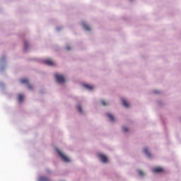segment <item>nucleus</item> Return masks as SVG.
<instances>
[{
    "label": "nucleus",
    "instance_id": "1",
    "mask_svg": "<svg viewBox=\"0 0 181 181\" xmlns=\"http://www.w3.org/2000/svg\"><path fill=\"white\" fill-rule=\"evenodd\" d=\"M54 76L57 83H59V84H64V83H66V79H64V76H63V75L55 74Z\"/></svg>",
    "mask_w": 181,
    "mask_h": 181
},
{
    "label": "nucleus",
    "instance_id": "2",
    "mask_svg": "<svg viewBox=\"0 0 181 181\" xmlns=\"http://www.w3.org/2000/svg\"><path fill=\"white\" fill-rule=\"evenodd\" d=\"M57 152L59 155L60 158H62V159L64 160V162H70V158H69V157L63 154V153H62L60 150L57 149Z\"/></svg>",
    "mask_w": 181,
    "mask_h": 181
},
{
    "label": "nucleus",
    "instance_id": "3",
    "mask_svg": "<svg viewBox=\"0 0 181 181\" xmlns=\"http://www.w3.org/2000/svg\"><path fill=\"white\" fill-rule=\"evenodd\" d=\"M21 84H27L28 85V88H29V90H32V88H33L32 85L29 84V81L27 78L21 79Z\"/></svg>",
    "mask_w": 181,
    "mask_h": 181
},
{
    "label": "nucleus",
    "instance_id": "4",
    "mask_svg": "<svg viewBox=\"0 0 181 181\" xmlns=\"http://www.w3.org/2000/svg\"><path fill=\"white\" fill-rule=\"evenodd\" d=\"M99 158L103 163H107L108 160V158L104 154H99Z\"/></svg>",
    "mask_w": 181,
    "mask_h": 181
},
{
    "label": "nucleus",
    "instance_id": "5",
    "mask_svg": "<svg viewBox=\"0 0 181 181\" xmlns=\"http://www.w3.org/2000/svg\"><path fill=\"white\" fill-rule=\"evenodd\" d=\"M153 172L154 173H160L162 172H163V168H160V167H157L153 169Z\"/></svg>",
    "mask_w": 181,
    "mask_h": 181
},
{
    "label": "nucleus",
    "instance_id": "6",
    "mask_svg": "<svg viewBox=\"0 0 181 181\" xmlns=\"http://www.w3.org/2000/svg\"><path fill=\"white\" fill-rule=\"evenodd\" d=\"M44 63L45 64H47V66H54V62H53V61H52V59H45L44 61Z\"/></svg>",
    "mask_w": 181,
    "mask_h": 181
},
{
    "label": "nucleus",
    "instance_id": "7",
    "mask_svg": "<svg viewBox=\"0 0 181 181\" xmlns=\"http://www.w3.org/2000/svg\"><path fill=\"white\" fill-rule=\"evenodd\" d=\"M122 104L124 107H126V108H128L129 107V103L125 100V99H122Z\"/></svg>",
    "mask_w": 181,
    "mask_h": 181
},
{
    "label": "nucleus",
    "instance_id": "8",
    "mask_svg": "<svg viewBox=\"0 0 181 181\" xmlns=\"http://www.w3.org/2000/svg\"><path fill=\"white\" fill-rule=\"evenodd\" d=\"M38 181H50V180L46 177L41 176L39 177Z\"/></svg>",
    "mask_w": 181,
    "mask_h": 181
},
{
    "label": "nucleus",
    "instance_id": "9",
    "mask_svg": "<svg viewBox=\"0 0 181 181\" xmlns=\"http://www.w3.org/2000/svg\"><path fill=\"white\" fill-rule=\"evenodd\" d=\"M82 25L86 30H88V31L90 30V27H88V25H87V23H82Z\"/></svg>",
    "mask_w": 181,
    "mask_h": 181
},
{
    "label": "nucleus",
    "instance_id": "10",
    "mask_svg": "<svg viewBox=\"0 0 181 181\" xmlns=\"http://www.w3.org/2000/svg\"><path fill=\"white\" fill-rule=\"evenodd\" d=\"M83 87H85V88H86L87 90H93L94 87L93 86H90V85H84Z\"/></svg>",
    "mask_w": 181,
    "mask_h": 181
},
{
    "label": "nucleus",
    "instance_id": "11",
    "mask_svg": "<svg viewBox=\"0 0 181 181\" xmlns=\"http://www.w3.org/2000/svg\"><path fill=\"white\" fill-rule=\"evenodd\" d=\"M18 99L19 103H22V101H23V95L19 94Z\"/></svg>",
    "mask_w": 181,
    "mask_h": 181
},
{
    "label": "nucleus",
    "instance_id": "12",
    "mask_svg": "<svg viewBox=\"0 0 181 181\" xmlns=\"http://www.w3.org/2000/svg\"><path fill=\"white\" fill-rule=\"evenodd\" d=\"M107 116L108 117V118L110 119V121H115V118L114 116L110 113H108L107 115Z\"/></svg>",
    "mask_w": 181,
    "mask_h": 181
},
{
    "label": "nucleus",
    "instance_id": "13",
    "mask_svg": "<svg viewBox=\"0 0 181 181\" xmlns=\"http://www.w3.org/2000/svg\"><path fill=\"white\" fill-rule=\"evenodd\" d=\"M144 153H146L148 157L151 156V153H149V150L148 148H144Z\"/></svg>",
    "mask_w": 181,
    "mask_h": 181
},
{
    "label": "nucleus",
    "instance_id": "14",
    "mask_svg": "<svg viewBox=\"0 0 181 181\" xmlns=\"http://www.w3.org/2000/svg\"><path fill=\"white\" fill-rule=\"evenodd\" d=\"M77 108H78V111H79V112H81V113L83 112V110L81 109V106L78 105Z\"/></svg>",
    "mask_w": 181,
    "mask_h": 181
},
{
    "label": "nucleus",
    "instance_id": "15",
    "mask_svg": "<svg viewBox=\"0 0 181 181\" xmlns=\"http://www.w3.org/2000/svg\"><path fill=\"white\" fill-rule=\"evenodd\" d=\"M123 132H128V128L127 127H122Z\"/></svg>",
    "mask_w": 181,
    "mask_h": 181
},
{
    "label": "nucleus",
    "instance_id": "16",
    "mask_svg": "<svg viewBox=\"0 0 181 181\" xmlns=\"http://www.w3.org/2000/svg\"><path fill=\"white\" fill-rule=\"evenodd\" d=\"M139 176H144V172H142V170H139Z\"/></svg>",
    "mask_w": 181,
    "mask_h": 181
},
{
    "label": "nucleus",
    "instance_id": "17",
    "mask_svg": "<svg viewBox=\"0 0 181 181\" xmlns=\"http://www.w3.org/2000/svg\"><path fill=\"white\" fill-rule=\"evenodd\" d=\"M100 104H102V105H104V106L107 105V103H105L104 100H102V101L100 102Z\"/></svg>",
    "mask_w": 181,
    "mask_h": 181
},
{
    "label": "nucleus",
    "instance_id": "18",
    "mask_svg": "<svg viewBox=\"0 0 181 181\" xmlns=\"http://www.w3.org/2000/svg\"><path fill=\"white\" fill-rule=\"evenodd\" d=\"M28 49V42L25 43V49L26 50Z\"/></svg>",
    "mask_w": 181,
    "mask_h": 181
},
{
    "label": "nucleus",
    "instance_id": "19",
    "mask_svg": "<svg viewBox=\"0 0 181 181\" xmlns=\"http://www.w3.org/2000/svg\"><path fill=\"white\" fill-rule=\"evenodd\" d=\"M66 50H71L70 46H66Z\"/></svg>",
    "mask_w": 181,
    "mask_h": 181
},
{
    "label": "nucleus",
    "instance_id": "20",
    "mask_svg": "<svg viewBox=\"0 0 181 181\" xmlns=\"http://www.w3.org/2000/svg\"><path fill=\"white\" fill-rule=\"evenodd\" d=\"M156 93H158V92H155Z\"/></svg>",
    "mask_w": 181,
    "mask_h": 181
}]
</instances>
